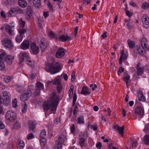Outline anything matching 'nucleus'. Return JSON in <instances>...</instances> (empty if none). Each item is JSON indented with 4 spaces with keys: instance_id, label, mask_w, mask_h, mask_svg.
<instances>
[{
    "instance_id": "f257e3e1",
    "label": "nucleus",
    "mask_w": 149,
    "mask_h": 149,
    "mask_svg": "<svg viewBox=\"0 0 149 149\" xmlns=\"http://www.w3.org/2000/svg\"><path fill=\"white\" fill-rule=\"evenodd\" d=\"M58 103V100L56 94V93H53L51 94L50 99L44 102L43 104V109L47 110L50 107L52 113H54Z\"/></svg>"
},
{
    "instance_id": "f03ea898",
    "label": "nucleus",
    "mask_w": 149,
    "mask_h": 149,
    "mask_svg": "<svg viewBox=\"0 0 149 149\" xmlns=\"http://www.w3.org/2000/svg\"><path fill=\"white\" fill-rule=\"evenodd\" d=\"M62 64L58 62L55 63H47L45 68V70L51 74H54L59 72L62 68Z\"/></svg>"
},
{
    "instance_id": "7ed1b4c3",
    "label": "nucleus",
    "mask_w": 149,
    "mask_h": 149,
    "mask_svg": "<svg viewBox=\"0 0 149 149\" xmlns=\"http://www.w3.org/2000/svg\"><path fill=\"white\" fill-rule=\"evenodd\" d=\"M2 44L5 48L9 50L13 48V45L11 41L9 38H4L2 40Z\"/></svg>"
},
{
    "instance_id": "20e7f679",
    "label": "nucleus",
    "mask_w": 149,
    "mask_h": 149,
    "mask_svg": "<svg viewBox=\"0 0 149 149\" xmlns=\"http://www.w3.org/2000/svg\"><path fill=\"white\" fill-rule=\"evenodd\" d=\"M32 94L31 90H28L26 93H23L20 95V100L22 102H24L28 100Z\"/></svg>"
},
{
    "instance_id": "39448f33",
    "label": "nucleus",
    "mask_w": 149,
    "mask_h": 149,
    "mask_svg": "<svg viewBox=\"0 0 149 149\" xmlns=\"http://www.w3.org/2000/svg\"><path fill=\"white\" fill-rule=\"evenodd\" d=\"M143 27L146 29L149 28V17L147 15H143L141 17Z\"/></svg>"
},
{
    "instance_id": "423d86ee",
    "label": "nucleus",
    "mask_w": 149,
    "mask_h": 149,
    "mask_svg": "<svg viewBox=\"0 0 149 149\" xmlns=\"http://www.w3.org/2000/svg\"><path fill=\"white\" fill-rule=\"evenodd\" d=\"M65 50L62 47H60L57 49L56 54V57L58 58H61L65 54Z\"/></svg>"
},
{
    "instance_id": "0eeeda50",
    "label": "nucleus",
    "mask_w": 149,
    "mask_h": 149,
    "mask_svg": "<svg viewBox=\"0 0 149 149\" xmlns=\"http://www.w3.org/2000/svg\"><path fill=\"white\" fill-rule=\"evenodd\" d=\"M30 47L32 54L36 55L38 54L39 51V46H37L35 42H33L31 44Z\"/></svg>"
},
{
    "instance_id": "6e6552de",
    "label": "nucleus",
    "mask_w": 149,
    "mask_h": 149,
    "mask_svg": "<svg viewBox=\"0 0 149 149\" xmlns=\"http://www.w3.org/2000/svg\"><path fill=\"white\" fill-rule=\"evenodd\" d=\"M147 42V40L145 38H143L141 41V47L143 50L145 51H149V46L146 44Z\"/></svg>"
},
{
    "instance_id": "1a4fd4ad",
    "label": "nucleus",
    "mask_w": 149,
    "mask_h": 149,
    "mask_svg": "<svg viewBox=\"0 0 149 149\" xmlns=\"http://www.w3.org/2000/svg\"><path fill=\"white\" fill-rule=\"evenodd\" d=\"M33 12V9L31 6H27L26 11V19L29 20L31 18Z\"/></svg>"
},
{
    "instance_id": "9d476101",
    "label": "nucleus",
    "mask_w": 149,
    "mask_h": 149,
    "mask_svg": "<svg viewBox=\"0 0 149 149\" xmlns=\"http://www.w3.org/2000/svg\"><path fill=\"white\" fill-rule=\"evenodd\" d=\"M6 119L10 121L14 120L16 118V114L14 112L10 111H8L6 113Z\"/></svg>"
},
{
    "instance_id": "9b49d317",
    "label": "nucleus",
    "mask_w": 149,
    "mask_h": 149,
    "mask_svg": "<svg viewBox=\"0 0 149 149\" xmlns=\"http://www.w3.org/2000/svg\"><path fill=\"white\" fill-rule=\"evenodd\" d=\"M58 40L63 42L71 40V37L70 36H69L68 34H61L58 37Z\"/></svg>"
},
{
    "instance_id": "f8f14e48",
    "label": "nucleus",
    "mask_w": 149,
    "mask_h": 149,
    "mask_svg": "<svg viewBox=\"0 0 149 149\" xmlns=\"http://www.w3.org/2000/svg\"><path fill=\"white\" fill-rule=\"evenodd\" d=\"M6 53L5 52H2L0 54V70H3L5 67V65L4 62L2 61L5 58Z\"/></svg>"
},
{
    "instance_id": "ddd939ff",
    "label": "nucleus",
    "mask_w": 149,
    "mask_h": 149,
    "mask_svg": "<svg viewBox=\"0 0 149 149\" xmlns=\"http://www.w3.org/2000/svg\"><path fill=\"white\" fill-rule=\"evenodd\" d=\"M5 56L4 60V62L9 65H11L14 59V56L11 55H6Z\"/></svg>"
},
{
    "instance_id": "4468645a",
    "label": "nucleus",
    "mask_w": 149,
    "mask_h": 149,
    "mask_svg": "<svg viewBox=\"0 0 149 149\" xmlns=\"http://www.w3.org/2000/svg\"><path fill=\"white\" fill-rule=\"evenodd\" d=\"M144 68L142 67L141 68H137V72L135 73L134 75V77L135 79H138L139 78V76L142 75L144 72Z\"/></svg>"
},
{
    "instance_id": "2eb2a0df",
    "label": "nucleus",
    "mask_w": 149,
    "mask_h": 149,
    "mask_svg": "<svg viewBox=\"0 0 149 149\" xmlns=\"http://www.w3.org/2000/svg\"><path fill=\"white\" fill-rule=\"evenodd\" d=\"M30 45L29 40H24L21 43L20 47L23 50H26L29 49Z\"/></svg>"
},
{
    "instance_id": "dca6fc26",
    "label": "nucleus",
    "mask_w": 149,
    "mask_h": 149,
    "mask_svg": "<svg viewBox=\"0 0 149 149\" xmlns=\"http://www.w3.org/2000/svg\"><path fill=\"white\" fill-rule=\"evenodd\" d=\"M46 41V39L44 37L42 38L40 40V46L42 51H44L47 48V45Z\"/></svg>"
},
{
    "instance_id": "f3484780",
    "label": "nucleus",
    "mask_w": 149,
    "mask_h": 149,
    "mask_svg": "<svg viewBox=\"0 0 149 149\" xmlns=\"http://www.w3.org/2000/svg\"><path fill=\"white\" fill-rule=\"evenodd\" d=\"M52 83H53V84H61V76H57L53 80L48 81L47 84H51Z\"/></svg>"
},
{
    "instance_id": "a211bd4d",
    "label": "nucleus",
    "mask_w": 149,
    "mask_h": 149,
    "mask_svg": "<svg viewBox=\"0 0 149 149\" xmlns=\"http://www.w3.org/2000/svg\"><path fill=\"white\" fill-rule=\"evenodd\" d=\"M66 134L65 133L64 134H61L58 138V140L56 141V143L62 145L63 142H64L65 140H66Z\"/></svg>"
},
{
    "instance_id": "6ab92c4d",
    "label": "nucleus",
    "mask_w": 149,
    "mask_h": 149,
    "mask_svg": "<svg viewBox=\"0 0 149 149\" xmlns=\"http://www.w3.org/2000/svg\"><path fill=\"white\" fill-rule=\"evenodd\" d=\"M135 113L140 116H143L144 114V110L140 106H138L136 107L135 110Z\"/></svg>"
},
{
    "instance_id": "aec40b11",
    "label": "nucleus",
    "mask_w": 149,
    "mask_h": 149,
    "mask_svg": "<svg viewBox=\"0 0 149 149\" xmlns=\"http://www.w3.org/2000/svg\"><path fill=\"white\" fill-rule=\"evenodd\" d=\"M91 91L90 89L86 86H84L82 88L81 93L85 96L89 95L90 94Z\"/></svg>"
},
{
    "instance_id": "412c9836",
    "label": "nucleus",
    "mask_w": 149,
    "mask_h": 149,
    "mask_svg": "<svg viewBox=\"0 0 149 149\" xmlns=\"http://www.w3.org/2000/svg\"><path fill=\"white\" fill-rule=\"evenodd\" d=\"M17 15V13L16 12V7H12L7 13V15L9 17H12L16 16Z\"/></svg>"
},
{
    "instance_id": "4be33fe9",
    "label": "nucleus",
    "mask_w": 149,
    "mask_h": 149,
    "mask_svg": "<svg viewBox=\"0 0 149 149\" xmlns=\"http://www.w3.org/2000/svg\"><path fill=\"white\" fill-rule=\"evenodd\" d=\"M48 35L51 39H54L57 41L58 40V35L57 34L54 33L53 31H51L49 32L48 34Z\"/></svg>"
},
{
    "instance_id": "5701e85b",
    "label": "nucleus",
    "mask_w": 149,
    "mask_h": 149,
    "mask_svg": "<svg viewBox=\"0 0 149 149\" xmlns=\"http://www.w3.org/2000/svg\"><path fill=\"white\" fill-rule=\"evenodd\" d=\"M40 141L41 145L42 146V148L41 149H48V147L45 146V145L46 143V139L45 137H40Z\"/></svg>"
},
{
    "instance_id": "b1692460",
    "label": "nucleus",
    "mask_w": 149,
    "mask_h": 149,
    "mask_svg": "<svg viewBox=\"0 0 149 149\" xmlns=\"http://www.w3.org/2000/svg\"><path fill=\"white\" fill-rule=\"evenodd\" d=\"M28 124L30 125V130H31L32 131H34L35 130L36 125V122L32 120H30L28 121Z\"/></svg>"
},
{
    "instance_id": "393cba45",
    "label": "nucleus",
    "mask_w": 149,
    "mask_h": 149,
    "mask_svg": "<svg viewBox=\"0 0 149 149\" xmlns=\"http://www.w3.org/2000/svg\"><path fill=\"white\" fill-rule=\"evenodd\" d=\"M138 97L139 100L140 101L144 102L146 101V97L143 92L141 91H139L138 93Z\"/></svg>"
},
{
    "instance_id": "a878e982",
    "label": "nucleus",
    "mask_w": 149,
    "mask_h": 149,
    "mask_svg": "<svg viewBox=\"0 0 149 149\" xmlns=\"http://www.w3.org/2000/svg\"><path fill=\"white\" fill-rule=\"evenodd\" d=\"M10 100L9 99V97L6 98V99H1V96L0 95V104L3 103L5 104L7 106L10 103Z\"/></svg>"
},
{
    "instance_id": "bb28decb",
    "label": "nucleus",
    "mask_w": 149,
    "mask_h": 149,
    "mask_svg": "<svg viewBox=\"0 0 149 149\" xmlns=\"http://www.w3.org/2000/svg\"><path fill=\"white\" fill-rule=\"evenodd\" d=\"M43 84H36L37 89L36 90V95L38 96L40 93V90L44 89Z\"/></svg>"
},
{
    "instance_id": "cd10ccee",
    "label": "nucleus",
    "mask_w": 149,
    "mask_h": 149,
    "mask_svg": "<svg viewBox=\"0 0 149 149\" xmlns=\"http://www.w3.org/2000/svg\"><path fill=\"white\" fill-rule=\"evenodd\" d=\"M33 6L37 8H40L41 4L40 0H33Z\"/></svg>"
},
{
    "instance_id": "c85d7f7f",
    "label": "nucleus",
    "mask_w": 149,
    "mask_h": 149,
    "mask_svg": "<svg viewBox=\"0 0 149 149\" xmlns=\"http://www.w3.org/2000/svg\"><path fill=\"white\" fill-rule=\"evenodd\" d=\"M19 5L21 7L24 8L27 5V3L25 0H19L18 2Z\"/></svg>"
},
{
    "instance_id": "c756f323",
    "label": "nucleus",
    "mask_w": 149,
    "mask_h": 149,
    "mask_svg": "<svg viewBox=\"0 0 149 149\" xmlns=\"http://www.w3.org/2000/svg\"><path fill=\"white\" fill-rule=\"evenodd\" d=\"M24 143L23 141L18 139L17 140V147L20 149H23L24 146Z\"/></svg>"
},
{
    "instance_id": "7c9ffc66",
    "label": "nucleus",
    "mask_w": 149,
    "mask_h": 149,
    "mask_svg": "<svg viewBox=\"0 0 149 149\" xmlns=\"http://www.w3.org/2000/svg\"><path fill=\"white\" fill-rule=\"evenodd\" d=\"M128 45L130 49H133L134 47L135 44L134 41L131 40L130 39H128L127 40Z\"/></svg>"
},
{
    "instance_id": "2f4dec72",
    "label": "nucleus",
    "mask_w": 149,
    "mask_h": 149,
    "mask_svg": "<svg viewBox=\"0 0 149 149\" xmlns=\"http://www.w3.org/2000/svg\"><path fill=\"white\" fill-rule=\"evenodd\" d=\"M122 54V58L123 59V61L126 60L128 57V54L127 51V50L125 53H124V51L123 50L121 51L120 52V56H121V55Z\"/></svg>"
},
{
    "instance_id": "473e14b6",
    "label": "nucleus",
    "mask_w": 149,
    "mask_h": 149,
    "mask_svg": "<svg viewBox=\"0 0 149 149\" xmlns=\"http://www.w3.org/2000/svg\"><path fill=\"white\" fill-rule=\"evenodd\" d=\"M76 122L78 124H84V121L83 116H81L79 117L76 120Z\"/></svg>"
},
{
    "instance_id": "72a5a7b5",
    "label": "nucleus",
    "mask_w": 149,
    "mask_h": 149,
    "mask_svg": "<svg viewBox=\"0 0 149 149\" xmlns=\"http://www.w3.org/2000/svg\"><path fill=\"white\" fill-rule=\"evenodd\" d=\"M79 144L81 146L83 147L84 146V143L86 139L84 137L81 136H79Z\"/></svg>"
},
{
    "instance_id": "f704fd0d",
    "label": "nucleus",
    "mask_w": 149,
    "mask_h": 149,
    "mask_svg": "<svg viewBox=\"0 0 149 149\" xmlns=\"http://www.w3.org/2000/svg\"><path fill=\"white\" fill-rule=\"evenodd\" d=\"M16 89L17 91L20 93H22L24 91V88L19 85H16Z\"/></svg>"
},
{
    "instance_id": "c9c22d12",
    "label": "nucleus",
    "mask_w": 149,
    "mask_h": 149,
    "mask_svg": "<svg viewBox=\"0 0 149 149\" xmlns=\"http://www.w3.org/2000/svg\"><path fill=\"white\" fill-rule=\"evenodd\" d=\"M74 86L73 85H72L70 87V89L68 92L69 96V97L70 98L72 97L73 95V90H74Z\"/></svg>"
},
{
    "instance_id": "e433bc0d",
    "label": "nucleus",
    "mask_w": 149,
    "mask_h": 149,
    "mask_svg": "<svg viewBox=\"0 0 149 149\" xmlns=\"http://www.w3.org/2000/svg\"><path fill=\"white\" fill-rule=\"evenodd\" d=\"M124 129L125 128L124 126H123L122 127H121L120 126L118 129L117 130L118 132L121 135L122 137L123 136V132Z\"/></svg>"
},
{
    "instance_id": "4c0bfd02",
    "label": "nucleus",
    "mask_w": 149,
    "mask_h": 149,
    "mask_svg": "<svg viewBox=\"0 0 149 149\" xmlns=\"http://www.w3.org/2000/svg\"><path fill=\"white\" fill-rule=\"evenodd\" d=\"M6 31L10 34L12 35V31L10 26L9 25H7L5 27Z\"/></svg>"
},
{
    "instance_id": "58836bf2",
    "label": "nucleus",
    "mask_w": 149,
    "mask_h": 149,
    "mask_svg": "<svg viewBox=\"0 0 149 149\" xmlns=\"http://www.w3.org/2000/svg\"><path fill=\"white\" fill-rule=\"evenodd\" d=\"M144 143L146 145L149 144V135H145L144 137Z\"/></svg>"
},
{
    "instance_id": "ea45409f",
    "label": "nucleus",
    "mask_w": 149,
    "mask_h": 149,
    "mask_svg": "<svg viewBox=\"0 0 149 149\" xmlns=\"http://www.w3.org/2000/svg\"><path fill=\"white\" fill-rule=\"evenodd\" d=\"M141 8L144 10L148 9L149 8V3L144 2L141 6Z\"/></svg>"
},
{
    "instance_id": "a19ab883",
    "label": "nucleus",
    "mask_w": 149,
    "mask_h": 149,
    "mask_svg": "<svg viewBox=\"0 0 149 149\" xmlns=\"http://www.w3.org/2000/svg\"><path fill=\"white\" fill-rule=\"evenodd\" d=\"M23 38V36L18 35L15 38V41L19 43L22 41Z\"/></svg>"
},
{
    "instance_id": "79ce46f5",
    "label": "nucleus",
    "mask_w": 149,
    "mask_h": 149,
    "mask_svg": "<svg viewBox=\"0 0 149 149\" xmlns=\"http://www.w3.org/2000/svg\"><path fill=\"white\" fill-rule=\"evenodd\" d=\"M18 31L19 34V35L23 36V35L26 33V29H19L18 30Z\"/></svg>"
},
{
    "instance_id": "37998d69",
    "label": "nucleus",
    "mask_w": 149,
    "mask_h": 149,
    "mask_svg": "<svg viewBox=\"0 0 149 149\" xmlns=\"http://www.w3.org/2000/svg\"><path fill=\"white\" fill-rule=\"evenodd\" d=\"M62 145L58 143H56L54 144L53 149H62Z\"/></svg>"
},
{
    "instance_id": "c03bdc74",
    "label": "nucleus",
    "mask_w": 149,
    "mask_h": 149,
    "mask_svg": "<svg viewBox=\"0 0 149 149\" xmlns=\"http://www.w3.org/2000/svg\"><path fill=\"white\" fill-rule=\"evenodd\" d=\"M21 124L19 122H16L14 124L13 127L16 130H18L21 127Z\"/></svg>"
},
{
    "instance_id": "a18cd8bd",
    "label": "nucleus",
    "mask_w": 149,
    "mask_h": 149,
    "mask_svg": "<svg viewBox=\"0 0 149 149\" xmlns=\"http://www.w3.org/2000/svg\"><path fill=\"white\" fill-rule=\"evenodd\" d=\"M19 23L20 26L22 27L23 29H24L26 23L25 22L23 21L22 20V18H21L19 20Z\"/></svg>"
},
{
    "instance_id": "49530a36",
    "label": "nucleus",
    "mask_w": 149,
    "mask_h": 149,
    "mask_svg": "<svg viewBox=\"0 0 149 149\" xmlns=\"http://www.w3.org/2000/svg\"><path fill=\"white\" fill-rule=\"evenodd\" d=\"M17 99L15 98L12 101V106L14 108H16L17 106Z\"/></svg>"
},
{
    "instance_id": "de8ad7c7",
    "label": "nucleus",
    "mask_w": 149,
    "mask_h": 149,
    "mask_svg": "<svg viewBox=\"0 0 149 149\" xmlns=\"http://www.w3.org/2000/svg\"><path fill=\"white\" fill-rule=\"evenodd\" d=\"M77 99V96L76 94L75 93H74L73 95V100L72 102V106H74L76 103V101Z\"/></svg>"
},
{
    "instance_id": "09e8293b",
    "label": "nucleus",
    "mask_w": 149,
    "mask_h": 149,
    "mask_svg": "<svg viewBox=\"0 0 149 149\" xmlns=\"http://www.w3.org/2000/svg\"><path fill=\"white\" fill-rule=\"evenodd\" d=\"M130 78V76L129 75H127L123 77V81L125 82L126 84H128Z\"/></svg>"
},
{
    "instance_id": "8fccbe9b",
    "label": "nucleus",
    "mask_w": 149,
    "mask_h": 149,
    "mask_svg": "<svg viewBox=\"0 0 149 149\" xmlns=\"http://www.w3.org/2000/svg\"><path fill=\"white\" fill-rule=\"evenodd\" d=\"M75 72L73 71L72 74L71 75V81L73 82L75 80Z\"/></svg>"
},
{
    "instance_id": "3c124183",
    "label": "nucleus",
    "mask_w": 149,
    "mask_h": 149,
    "mask_svg": "<svg viewBox=\"0 0 149 149\" xmlns=\"http://www.w3.org/2000/svg\"><path fill=\"white\" fill-rule=\"evenodd\" d=\"M16 7V12L17 13V15L18 14V13L21 14H23L24 13L23 10L21 9L19 7Z\"/></svg>"
},
{
    "instance_id": "603ef678",
    "label": "nucleus",
    "mask_w": 149,
    "mask_h": 149,
    "mask_svg": "<svg viewBox=\"0 0 149 149\" xmlns=\"http://www.w3.org/2000/svg\"><path fill=\"white\" fill-rule=\"evenodd\" d=\"M14 146L11 143H8L6 149H14Z\"/></svg>"
},
{
    "instance_id": "864d4df0",
    "label": "nucleus",
    "mask_w": 149,
    "mask_h": 149,
    "mask_svg": "<svg viewBox=\"0 0 149 149\" xmlns=\"http://www.w3.org/2000/svg\"><path fill=\"white\" fill-rule=\"evenodd\" d=\"M27 104L25 103L24 105H23L22 109V111L23 113H25L26 111L27 108Z\"/></svg>"
},
{
    "instance_id": "5fc2aeb1",
    "label": "nucleus",
    "mask_w": 149,
    "mask_h": 149,
    "mask_svg": "<svg viewBox=\"0 0 149 149\" xmlns=\"http://www.w3.org/2000/svg\"><path fill=\"white\" fill-rule=\"evenodd\" d=\"M126 25L129 30H131L133 28V26L131 24V23L128 22L127 23Z\"/></svg>"
},
{
    "instance_id": "6e6d98bb",
    "label": "nucleus",
    "mask_w": 149,
    "mask_h": 149,
    "mask_svg": "<svg viewBox=\"0 0 149 149\" xmlns=\"http://www.w3.org/2000/svg\"><path fill=\"white\" fill-rule=\"evenodd\" d=\"M46 135V132L45 130H41L40 133V137H45Z\"/></svg>"
},
{
    "instance_id": "4d7b16f0",
    "label": "nucleus",
    "mask_w": 149,
    "mask_h": 149,
    "mask_svg": "<svg viewBox=\"0 0 149 149\" xmlns=\"http://www.w3.org/2000/svg\"><path fill=\"white\" fill-rule=\"evenodd\" d=\"M57 90L58 91V93H60L62 91L63 87L61 84H57Z\"/></svg>"
},
{
    "instance_id": "13d9d810",
    "label": "nucleus",
    "mask_w": 149,
    "mask_h": 149,
    "mask_svg": "<svg viewBox=\"0 0 149 149\" xmlns=\"http://www.w3.org/2000/svg\"><path fill=\"white\" fill-rule=\"evenodd\" d=\"M124 69L122 67L119 68V70L118 71V74L119 76L120 75L121 73L123 72L124 71Z\"/></svg>"
},
{
    "instance_id": "bf43d9fd",
    "label": "nucleus",
    "mask_w": 149,
    "mask_h": 149,
    "mask_svg": "<svg viewBox=\"0 0 149 149\" xmlns=\"http://www.w3.org/2000/svg\"><path fill=\"white\" fill-rule=\"evenodd\" d=\"M143 131L146 133L149 132V124H146Z\"/></svg>"
},
{
    "instance_id": "052dcab7",
    "label": "nucleus",
    "mask_w": 149,
    "mask_h": 149,
    "mask_svg": "<svg viewBox=\"0 0 149 149\" xmlns=\"http://www.w3.org/2000/svg\"><path fill=\"white\" fill-rule=\"evenodd\" d=\"M60 76H61V78L63 77L65 81H66L67 80L68 77V76L66 74L63 73Z\"/></svg>"
},
{
    "instance_id": "680f3d73",
    "label": "nucleus",
    "mask_w": 149,
    "mask_h": 149,
    "mask_svg": "<svg viewBox=\"0 0 149 149\" xmlns=\"http://www.w3.org/2000/svg\"><path fill=\"white\" fill-rule=\"evenodd\" d=\"M70 130L71 132L74 134V131L75 130V125L74 124H73L72 126L70 127Z\"/></svg>"
},
{
    "instance_id": "e2e57ef3",
    "label": "nucleus",
    "mask_w": 149,
    "mask_h": 149,
    "mask_svg": "<svg viewBox=\"0 0 149 149\" xmlns=\"http://www.w3.org/2000/svg\"><path fill=\"white\" fill-rule=\"evenodd\" d=\"M34 135L32 133L28 134L27 136V138L28 139H31L34 138Z\"/></svg>"
},
{
    "instance_id": "0e129e2a",
    "label": "nucleus",
    "mask_w": 149,
    "mask_h": 149,
    "mask_svg": "<svg viewBox=\"0 0 149 149\" xmlns=\"http://www.w3.org/2000/svg\"><path fill=\"white\" fill-rule=\"evenodd\" d=\"M125 13L126 15L130 18L133 15V13L131 12H130L129 11H126Z\"/></svg>"
},
{
    "instance_id": "69168bd1",
    "label": "nucleus",
    "mask_w": 149,
    "mask_h": 149,
    "mask_svg": "<svg viewBox=\"0 0 149 149\" xmlns=\"http://www.w3.org/2000/svg\"><path fill=\"white\" fill-rule=\"evenodd\" d=\"M143 49L142 48V47L140 46V48H139V50L138 51V53L141 54V55H143L144 54V53L145 52L144 51H143Z\"/></svg>"
},
{
    "instance_id": "338daca9",
    "label": "nucleus",
    "mask_w": 149,
    "mask_h": 149,
    "mask_svg": "<svg viewBox=\"0 0 149 149\" xmlns=\"http://www.w3.org/2000/svg\"><path fill=\"white\" fill-rule=\"evenodd\" d=\"M9 97L8 93L7 91H4L3 93V99H6Z\"/></svg>"
},
{
    "instance_id": "774afa93",
    "label": "nucleus",
    "mask_w": 149,
    "mask_h": 149,
    "mask_svg": "<svg viewBox=\"0 0 149 149\" xmlns=\"http://www.w3.org/2000/svg\"><path fill=\"white\" fill-rule=\"evenodd\" d=\"M48 4H47L48 8L51 10H53L54 9L53 8V6L52 4H51L50 2L49 1H48Z\"/></svg>"
}]
</instances>
